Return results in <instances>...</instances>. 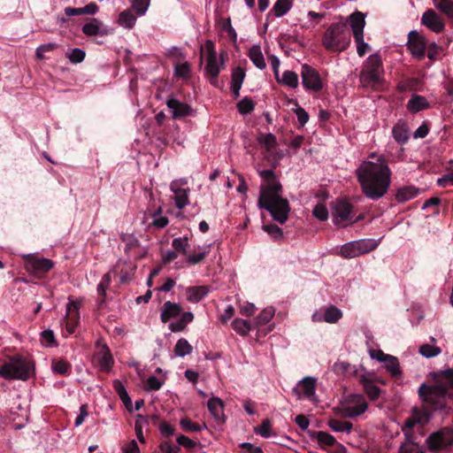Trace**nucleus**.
<instances>
[{
    "mask_svg": "<svg viewBox=\"0 0 453 453\" xmlns=\"http://www.w3.org/2000/svg\"><path fill=\"white\" fill-rule=\"evenodd\" d=\"M167 107L171 110L173 119H179L189 114L191 109L185 104L175 98H170L166 102Z\"/></svg>",
    "mask_w": 453,
    "mask_h": 453,
    "instance_id": "24",
    "label": "nucleus"
},
{
    "mask_svg": "<svg viewBox=\"0 0 453 453\" xmlns=\"http://www.w3.org/2000/svg\"><path fill=\"white\" fill-rule=\"evenodd\" d=\"M316 380L312 377H305L299 380L296 387L293 388V393L298 399L304 396L312 400L315 396Z\"/></svg>",
    "mask_w": 453,
    "mask_h": 453,
    "instance_id": "20",
    "label": "nucleus"
},
{
    "mask_svg": "<svg viewBox=\"0 0 453 453\" xmlns=\"http://www.w3.org/2000/svg\"><path fill=\"white\" fill-rule=\"evenodd\" d=\"M172 246L175 251L186 254L187 248L188 247V237L174 238L172 242Z\"/></svg>",
    "mask_w": 453,
    "mask_h": 453,
    "instance_id": "49",
    "label": "nucleus"
},
{
    "mask_svg": "<svg viewBox=\"0 0 453 453\" xmlns=\"http://www.w3.org/2000/svg\"><path fill=\"white\" fill-rule=\"evenodd\" d=\"M205 50H206V58L207 64L205 66L206 75L210 79V82L217 86L218 84V76L221 71L225 67V59L224 55H220V58L218 59L217 52L214 49V44L211 40L206 41L205 42Z\"/></svg>",
    "mask_w": 453,
    "mask_h": 453,
    "instance_id": "5",
    "label": "nucleus"
},
{
    "mask_svg": "<svg viewBox=\"0 0 453 453\" xmlns=\"http://www.w3.org/2000/svg\"><path fill=\"white\" fill-rule=\"evenodd\" d=\"M180 425L185 432H200L203 428H206L205 425L201 426L194 423L188 418H181L180 421Z\"/></svg>",
    "mask_w": 453,
    "mask_h": 453,
    "instance_id": "46",
    "label": "nucleus"
},
{
    "mask_svg": "<svg viewBox=\"0 0 453 453\" xmlns=\"http://www.w3.org/2000/svg\"><path fill=\"white\" fill-rule=\"evenodd\" d=\"M113 388L117 394L119 395L121 401L123 402V403L125 404V406L128 409L129 406L132 404V401L123 383L120 380H116L113 381Z\"/></svg>",
    "mask_w": 453,
    "mask_h": 453,
    "instance_id": "37",
    "label": "nucleus"
},
{
    "mask_svg": "<svg viewBox=\"0 0 453 453\" xmlns=\"http://www.w3.org/2000/svg\"><path fill=\"white\" fill-rule=\"evenodd\" d=\"M352 219V206L344 200H338L334 203L333 220L336 226H344L347 221Z\"/></svg>",
    "mask_w": 453,
    "mask_h": 453,
    "instance_id": "17",
    "label": "nucleus"
},
{
    "mask_svg": "<svg viewBox=\"0 0 453 453\" xmlns=\"http://www.w3.org/2000/svg\"><path fill=\"white\" fill-rule=\"evenodd\" d=\"M237 108L242 114H248L254 110V104L250 99L244 98L238 103Z\"/></svg>",
    "mask_w": 453,
    "mask_h": 453,
    "instance_id": "53",
    "label": "nucleus"
},
{
    "mask_svg": "<svg viewBox=\"0 0 453 453\" xmlns=\"http://www.w3.org/2000/svg\"><path fill=\"white\" fill-rule=\"evenodd\" d=\"M55 48H57V44L56 43H52V42L40 45L36 49V51H35L37 58H39V59L44 58V53L48 52V51H51Z\"/></svg>",
    "mask_w": 453,
    "mask_h": 453,
    "instance_id": "60",
    "label": "nucleus"
},
{
    "mask_svg": "<svg viewBox=\"0 0 453 453\" xmlns=\"http://www.w3.org/2000/svg\"><path fill=\"white\" fill-rule=\"evenodd\" d=\"M364 389L365 392L367 394L368 397L372 401H375L380 397V388L378 386L374 385L372 382L366 383L365 388Z\"/></svg>",
    "mask_w": 453,
    "mask_h": 453,
    "instance_id": "52",
    "label": "nucleus"
},
{
    "mask_svg": "<svg viewBox=\"0 0 453 453\" xmlns=\"http://www.w3.org/2000/svg\"><path fill=\"white\" fill-rule=\"evenodd\" d=\"M192 351V345L185 338L179 339L174 346V354L179 357H184L190 355Z\"/></svg>",
    "mask_w": 453,
    "mask_h": 453,
    "instance_id": "34",
    "label": "nucleus"
},
{
    "mask_svg": "<svg viewBox=\"0 0 453 453\" xmlns=\"http://www.w3.org/2000/svg\"><path fill=\"white\" fill-rule=\"evenodd\" d=\"M435 7L447 15L449 19H453V1L452 0H441L435 4Z\"/></svg>",
    "mask_w": 453,
    "mask_h": 453,
    "instance_id": "45",
    "label": "nucleus"
},
{
    "mask_svg": "<svg viewBox=\"0 0 453 453\" xmlns=\"http://www.w3.org/2000/svg\"><path fill=\"white\" fill-rule=\"evenodd\" d=\"M419 194V190L413 186H405L397 189L395 199L398 203H405L415 198Z\"/></svg>",
    "mask_w": 453,
    "mask_h": 453,
    "instance_id": "28",
    "label": "nucleus"
},
{
    "mask_svg": "<svg viewBox=\"0 0 453 453\" xmlns=\"http://www.w3.org/2000/svg\"><path fill=\"white\" fill-rule=\"evenodd\" d=\"M133 12L132 9H127L121 12L117 19L118 25L126 29H132L135 26L137 19Z\"/></svg>",
    "mask_w": 453,
    "mask_h": 453,
    "instance_id": "27",
    "label": "nucleus"
},
{
    "mask_svg": "<svg viewBox=\"0 0 453 453\" xmlns=\"http://www.w3.org/2000/svg\"><path fill=\"white\" fill-rule=\"evenodd\" d=\"M150 0H133L132 10L135 12L137 16H143L148 11Z\"/></svg>",
    "mask_w": 453,
    "mask_h": 453,
    "instance_id": "44",
    "label": "nucleus"
},
{
    "mask_svg": "<svg viewBox=\"0 0 453 453\" xmlns=\"http://www.w3.org/2000/svg\"><path fill=\"white\" fill-rule=\"evenodd\" d=\"M52 370L55 373L65 374L69 370V365L65 361H57L52 365Z\"/></svg>",
    "mask_w": 453,
    "mask_h": 453,
    "instance_id": "62",
    "label": "nucleus"
},
{
    "mask_svg": "<svg viewBox=\"0 0 453 453\" xmlns=\"http://www.w3.org/2000/svg\"><path fill=\"white\" fill-rule=\"evenodd\" d=\"M378 242L373 239H361L343 244L340 254L345 258H353L375 250Z\"/></svg>",
    "mask_w": 453,
    "mask_h": 453,
    "instance_id": "9",
    "label": "nucleus"
},
{
    "mask_svg": "<svg viewBox=\"0 0 453 453\" xmlns=\"http://www.w3.org/2000/svg\"><path fill=\"white\" fill-rule=\"evenodd\" d=\"M208 409L213 418L219 421L223 420V402L218 397H212L208 401Z\"/></svg>",
    "mask_w": 453,
    "mask_h": 453,
    "instance_id": "33",
    "label": "nucleus"
},
{
    "mask_svg": "<svg viewBox=\"0 0 453 453\" xmlns=\"http://www.w3.org/2000/svg\"><path fill=\"white\" fill-rule=\"evenodd\" d=\"M188 182L185 179L174 180L170 184V189L174 194L173 200L175 206L181 210L186 207L189 202V188H183L182 186Z\"/></svg>",
    "mask_w": 453,
    "mask_h": 453,
    "instance_id": "16",
    "label": "nucleus"
},
{
    "mask_svg": "<svg viewBox=\"0 0 453 453\" xmlns=\"http://www.w3.org/2000/svg\"><path fill=\"white\" fill-rule=\"evenodd\" d=\"M316 438L320 444L326 446H334L336 442L333 435L323 431L317 432Z\"/></svg>",
    "mask_w": 453,
    "mask_h": 453,
    "instance_id": "48",
    "label": "nucleus"
},
{
    "mask_svg": "<svg viewBox=\"0 0 453 453\" xmlns=\"http://www.w3.org/2000/svg\"><path fill=\"white\" fill-rule=\"evenodd\" d=\"M328 426L334 432H347L349 433L352 428V424L348 421H342L339 419H330Z\"/></svg>",
    "mask_w": 453,
    "mask_h": 453,
    "instance_id": "41",
    "label": "nucleus"
},
{
    "mask_svg": "<svg viewBox=\"0 0 453 453\" xmlns=\"http://www.w3.org/2000/svg\"><path fill=\"white\" fill-rule=\"evenodd\" d=\"M208 251L206 250H203L202 252L196 254V255H188L187 257L186 261L192 265L199 264L201 261L203 260L205 256L207 255Z\"/></svg>",
    "mask_w": 453,
    "mask_h": 453,
    "instance_id": "63",
    "label": "nucleus"
},
{
    "mask_svg": "<svg viewBox=\"0 0 453 453\" xmlns=\"http://www.w3.org/2000/svg\"><path fill=\"white\" fill-rule=\"evenodd\" d=\"M41 339L43 344L51 346L55 343V336L53 331L47 329L41 333Z\"/></svg>",
    "mask_w": 453,
    "mask_h": 453,
    "instance_id": "61",
    "label": "nucleus"
},
{
    "mask_svg": "<svg viewBox=\"0 0 453 453\" xmlns=\"http://www.w3.org/2000/svg\"><path fill=\"white\" fill-rule=\"evenodd\" d=\"M294 104H295V105H296L295 113L297 117L298 122L300 123L301 127H303L309 120V114L303 108L298 106V104L296 101H295Z\"/></svg>",
    "mask_w": 453,
    "mask_h": 453,
    "instance_id": "58",
    "label": "nucleus"
},
{
    "mask_svg": "<svg viewBox=\"0 0 453 453\" xmlns=\"http://www.w3.org/2000/svg\"><path fill=\"white\" fill-rule=\"evenodd\" d=\"M263 229L274 239H279L282 236V230L276 225H264Z\"/></svg>",
    "mask_w": 453,
    "mask_h": 453,
    "instance_id": "59",
    "label": "nucleus"
},
{
    "mask_svg": "<svg viewBox=\"0 0 453 453\" xmlns=\"http://www.w3.org/2000/svg\"><path fill=\"white\" fill-rule=\"evenodd\" d=\"M368 404L362 395H351L342 404V414L345 418H355L362 415Z\"/></svg>",
    "mask_w": 453,
    "mask_h": 453,
    "instance_id": "11",
    "label": "nucleus"
},
{
    "mask_svg": "<svg viewBox=\"0 0 453 453\" xmlns=\"http://www.w3.org/2000/svg\"><path fill=\"white\" fill-rule=\"evenodd\" d=\"M312 214L315 218H317L318 219H319L321 221H324V220L327 219V218H328L327 209L322 203H319V204L315 205V207L312 210Z\"/></svg>",
    "mask_w": 453,
    "mask_h": 453,
    "instance_id": "55",
    "label": "nucleus"
},
{
    "mask_svg": "<svg viewBox=\"0 0 453 453\" xmlns=\"http://www.w3.org/2000/svg\"><path fill=\"white\" fill-rule=\"evenodd\" d=\"M25 269L34 274L40 276L49 272L54 265L49 258L40 257L33 254L24 255Z\"/></svg>",
    "mask_w": 453,
    "mask_h": 453,
    "instance_id": "13",
    "label": "nucleus"
},
{
    "mask_svg": "<svg viewBox=\"0 0 453 453\" xmlns=\"http://www.w3.org/2000/svg\"><path fill=\"white\" fill-rule=\"evenodd\" d=\"M274 312V308L272 306L265 308L257 318V323L258 325L267 324L273 319Z\"/></svg>",
    "mask_w": 453,
    "mask_h": 453,
    "instance_id": "47",
    "label": "nucleus"
},
{
    "mask_svg": "<svg viewBox=\"0 0 453 453\" xmlns=\"http://www.w3.org/2000/svg\"><path fill=\"white\" fill-rule=\"evenodd\" d=\"M146 423H147V420L142 415H138L137 419L135 420V424H134V430H135V434H136L139 441L142 443H143L145 441V438L142 434V427H143V424H146Z\"/></svg>",
    "mask_w": 453,
    "mask_h": 453,
    "instance_id": "51",
    "label": "nucleus"
},
{
    "mask_svg": "<svg viewBox=\"0 0 453 453\" xmlns=\"http://www.w3.org/2000/svg\"><path fill=\"white\" fill-rule=\"evenodd\" d=\"M427 449L439 453L453 445V430L448 427L432 433L425 441Z\"/></svg>",
    "mask_w": 453,
    "mask_h": 453,
    "instance_id": "8",
    "label": "nucleus"
},
{
    "mask_svg": "<svg viewBox=\"0 0 453 453\" xmlns=\"http://www.w3.org/2000/svg\"><path fill=\"white\" fill-rule=\"evenodd\" d=\"M394 139L400 144H404L409 140V130L404 122H398L392 130Z\"/></svg>",
    "mask_w": 453,
    "mask_h": 453,
    "instance_id": "31",
    "label": "nucleus"
},
{
    "mask_svg": "<svg viewBox=\"0 0 453 453\" xmlns=\"http://www.w3.org/2000/svg\"><path fill=\"white\" fill-rule=\"evenodd\" d=\"M407 46L413 56L419 59L424 58L426 41L418 31L409 33Z\"/></svg>",
    "mask_w": 453,
    "mask_h": 453,
    "instance_id": "18",
    "label": "nucleus"
},
{
    "mask_svg": "<svg viewBox=\"0 0 453 453\" xmlns=\"http://www.w3.org/2000/svg\"><path fill=\"white\" fill-rule=\"evenodd\" d=\"M82 32L88 36L107 35L110 30L107 26L104 25L98 19H92L89 22L82 27Z\"/></svg>",
    "mask_w": 453,
    "mask_h": 453,
    "instance_id": "22",
    "label": "nucleus"
},
{
    "mask_svg": "<svg viewBox=\"0 0 453 453\" xmlns=\"http://www.w3.org/2000/svg\"><path fill=\"white\" fill-rule=\"evenodd\" d=\"M342 317V312L334 306L326 308L323 315L324 321L330 324L336 323Z\"/></svg>",
    "mask_w": 453,
    "mask_h": 453,
    "instance_id": "38",
    "label": "nucleus"
},
{
    "mask_svg": "<svg viewBox=\"0 0 453 453\" xmlns=\"http://www.w3.org/2000/svg\"><path fill=\"white\" fill-rule=\"evenodd\" d=\"M245 78V72L242 67L233 70L231 75V89L234 97L240 96V89Z\"/></svg>",
    "mask_w": 453,
    "mask_h": 453,
    "instance_id": "25",
    "label": "nucleus"
},
{
    "mask_svg": "<svg viewBox=\"0 0 453 453\" xmlns=\"http://www.w3.org/2000/svg\"><path fill=\"white\" fill-rule=\"evenodd\" d=\"M428 107L429 104L426 97L418 95L412 96L407 104V108L411 112H418Z\"/></svg>",
    "mask_w": 453,
    "mask_h": 453,
    "instance_id": "32",
    "label": "nucleus"
},
{
    "mask_svg": "<svg viewBox=\"0 0 453 453\" xmlns=\"http://www.w3.org/2000/svg\"><path fill=\"white\" fill-rule=\"evenodd\" d=\"M255 432L264 438H268L271 435V423L268 419H265L262 424L255 428Z\"/></svg>",
    "mask_w": 453,
    "mask_h": 453,
    "instance_id": "57",
    "label": "nucleus"
},
{
    "mask_svg": "<svg viewBox=\"0 0 453 453\" xmlns=\"http://www.w3.org/2000/svg\"><path fill=\"white\" fill-rule=\"evenodd\" d=\"M97 351L95 357L100 369L103 371H110L114 364V360L109 347L101 341L96 342Z\"/></svg>",
    "mask_w": 453,
    "mask_h": 453,
    "instance_id": "19",
    "label": "nucleus"
},
{
    "mask_svg": "<svg viewBox=\"0 0 453 453\" xmlns=\"http://www.w3.org/2000/svg\"><path fill=\"white\" fill-rule=\"evenodd\" d=\"M190 67L188 62L177 64L175 65V75L183 79L189 76Z\"/></svg>",
    "mask_w": 453,
    "mask_h": 453,
    "instance_id": "56",
    "label": "nucleus"
},
{
    "mask_svg": "<svg viewBox=\"0 0 453 453\" xmlns=\"http://www.w3.org/2000/svg\"><path fill=\"white\" fill-rule=\"evenodd\" d=\"M111 275L110 273H106L103 276L100 283L97 286V293L99 296H101L102 300L101 302H104V298L106 295V289L108 288L110 283H111Z\"/></svg>",
    "mask_w": 453,
    "mask_h": 453,
    "instance_id": "50",
    "label": "nucleus"
},
{
    "mask_svg": "<svg viewBox=\"0 0 453 453\" xmlns=\"http://www.w3.org/2000/svg\"><path fill=\"white\" fill-rule=\"evenodd\" d=\"M294 0H277L271 12L267 14V19L273 14L276 18L286 15L292 8Z\"/></svg>",
    "mask_w": 453,
    "mask_h": 453,
    "instance_id": "26",
    "label": "nucleus"
},
{
    "mask_svg": "<svg viewBox=\"0 0 453 453\" xmlns=\"http://www.w3.org/2000/svg\"><path fill=\"white\" fill-rule=\"evenodd\" d=\"M419 354L426 358L434 357L441 354V349L439 347L429 344H423L419 347Z\"/></svg>",
    "mask_w": 453,
    "mask_h": 453,
    "instance_id": "43",
    "label": "nucleus"
},
{
    "mask_svg": "<svg viewBox=\"0 0 453 453\" xmlns=\"http://www.w3.org/2000/svg\"><path fill=\"white\" fill-rule=\"evenodd\" d=\"M29 369L27 363L22 359H12L0 367V376L6 380L27 379Z\"/></svg>",
    "mask_w": 453,
    "mask_h": 453,
    "instance_id": "10",
    "label": "nucleus"
},
{
    "mask_svg": "<svg viewBox=\"0 0 453 453\" xmlns=\"http://www.w3.org/2000/svg\"><path fill=\"white\" fill-rule=\"evenodd\" d=\"M411 414L415 418V422L422 426L426 425L431 417L430 410L427 409L424 404L421 408H414Z\"/></svg>",
    "mask_w": 453,
    "mask_h": 453,
    "instance_id": "36",
    "label": "nucleus"
},
{
    "mask_svg": "<svg viewBox=\"0 0 453 453\" xmlns=\"http://www.w3.org/2000/svg\"><path fill=\"white\" fill-rule=\"evenodd\" d=\"M209 289L206 286L189 287L187 288V299L191 303H198L203 299Z\"/></svg>",
    "mask_w": 453,
    "mask_h": 453,
    "instance_id": "30",
    "label": "nucleus"
},
{
    "mask_svg": "<svg viewBox=\"0 0 453 453\" xmlns=\"http://www.w3.org/2000/svg\"><path fill=\"white\" fill-rule=\"evenodd\" d=\"M349 25L357 45V53L359 57H364L370 50V45L364 40V28L365 26L364 14L359 12L352 13L349 16Z\"/></svg>",
    "mask_w": 453,
    "mask_h": 453,
    "instance_id": "6",
    "label": "nucleus"
},
{
    "mask_svg": "<svg viewBox=\"0 0 453 453\" xmlns=\"http://www.w3.org/2000/svg\"><path fill=\"white\" fill-rule=\"evenodd\" d=\"M179 445L183 446L187 449H191L196 446V442L189 439L188 437L185 435H180L176 439Z\"/></svg>",
    "mask_w": 453,
    "mask_h": 453,
    "instance_id": "64",
    "label": "nucleus"
},
{
    "mask_svg": "<svg viewBox=\"0 0 453 453\" xmlns=\"http://www.w3.org/2000/svg\"><path fill=\"white\" fill-rule=\"evenodd\" d=\"M85 56L86 54L84 50L79 48H74L68 54V58L72 63L78 64L84 60Z\"/></svg>",
    "mask_w": 453,
    "mask_h": 453,
    "instance_id": "54",
    "label": "nucleus"
},
{
    "mask_svg": "<svg viewBox=\"0 0 453 453\" xmlns=\"http://www.w3.org/2000/svg\"><path fill=\"white\" fill-rule=\"evenodd\" d=\"M182 308L179 303L166 301L161 309L160 319L165 323L169 319H173L180 315Z\"/></svg>",
    "mask_w": 453,
    "mask_h": 453,
    "instance_id": "23",
    "label": "nucleus"
},
{
    "mask_svg": "<svg viewBox=\"0 0 453 453\" xmlns=\"http://www.w3.org/2000/svg\"><path fill=\"white\" fill-rule=\"evenodd\" d=\"M382 73L380 57L377 54L370 55L360 73V81L365 85H373L380 81Z\"/></svg>",
    "mask_w": 453,
    "mask_h": 453,
    "instance_id": "7",
    "label": "nucleus"
},
{
    "mask_svg": "<svg viewBox=\"0 0 453 453\" xmlns=\"http://www.w3.org/2000/svg\"><path fill=\"white\" fill-rule=\"evenodd\" d=\"M257 141L265 150V157L269 161L276 164L285 156L284 151L277 150V139L274 134L259 133Z\"/></svg>",
    "mask_w": 453,
    "mask_h": 453,
    "instance_id": "12",
    "label": "nucleus"
},
{
    "mask_svg": "<svg viewBox=\"0 0 453 453\" xmlns=\"http://www.w3.org/2000/svg\"><path fill=\"white\" fill-rule=\"evenodd\" d=\"M302 84L308 91L318 92L322 89L323 82L319 72L307 64H303L301 69Z\"/></svg>",
    "mask_w": 453,
    "mask_h": 453,
    "instance_id": "14",
    "label": "nucleus"
},
{
    "mask_svg": "<svg viewBox=\"0 0 453 453\" xmlns=\"http://www.w3.org/2000/svg\"><path fill=\"white\" fill-rule=\"evenodd\" d=\"M249 58L257 68L264 70L266 67V63L259 45H253L250 49Z\"/></svg>",
    "mask_w": 453,
    "mask_h": 453,
    "instance_id": "29",
    "label": "nucleus"
},
{
    "mask_svg": "<svg viewBox=\"0 0 453 453\" xmlns=\"http://www.w3.org/2000/svg\"><path fill=\"white\" fill-rule=\"evenodd\" d=\"M421 24L437 34L442 32L445 27L442 19L431 9L423 13Z\"/></svg>",
    "mask_w": 453,
    "mask_h": 453,
    "instance_id": "21",
    "label": "nucleus"
},
{
    "mask_svg": "<svg viewBox=\"0 0 453 453\" xmlns=\"http://www.w3.org/2000/svg\"><path fill=\"white\" fill-rule=\"evenodd\" d=\"M349 43L350 34L345 24L333 23L323 35L322 44L327 50L342 52Z\"/></svg>",
    "mask_w": 453,
    "mask_h": 453,
    "instance_id": "4",
    "label": "nucleus"
},
{
    "mask_svg": "<svg viewBox=\"0 0 453 453\" xmlns=\"http://www.w3.org/2000/svg\"><path fill=\"white\" fill-rule=\"evenodd\" d=\"M234 330L240 335H247L250 331V323L242 319H234L232 322Z\"/></svg>",
    "mask_w": 453,
    "mask_h": 453,
    "instance_id": "39",
    "label": "nucleus"
},
{
    "mask_svg": "<svg viewBox=\"0 0 453 453\" xmlns=\"http://www.w3.org/2000/svg\"><path fill=\"white\" fill-rule=\"evenodd\" d=\"M259 175L266 181L260 190L257 205L270 212L273 219L280 224L288 220L290 211L288 201L281 196V184L275 179L273 170H263Z\"/></svg>",
    "mask_w": 453,
    "mask_h": 453,
    "instance_id": "2",
    "label": "nucleus"
},
{
    "mask_svg": "<svg viewBox=\"0 0 453 453\" xmlns=\"http://www.w3.org/2000/svg\"><path fill=\"white\" fill-rule=\"evenodd\" d=\"M161 208H158L157 211L152 214V221L150 225L157 229L165 227L168 223V218L161 215Z\"/></svg>",
    "mask_w": 453,
    "mask_h": 453,
    "instance_id": "42",
    "label": "nucleus"
},
{
    "mask_svg": "<svg viewBox=\"0 0 453 453\" xmlns=\"http://www.w3.org/2000/svg\"><path fill=\"white\" fill-rule=\"evenodd\" d=\"M441 375L446 380L434 385L422 383L418 393L423 404L431 412L443 410L448 405V400L453 401V369L441 372Z\"/></svg>",
    "mask_w": 453,
    "mask_h": 453,
    "instance_id": "3",
    "label": "nucleus"
},
{
    "mask_svg": "<svg viewBox=\"0 0 453 453\" xmlns=\"http://www.w3.org/2000/svg\"><path fill=\"white\" fill-rule=\"evenodd\" d=\"M277 81L291 88H296L299 85L297 73L289 70L284 71L281 78Z\"/></svg>",
    "mask_w": 453,
    "mask_h": 453,
    "instance_id": "35",
    "label": "nucleus"
},
{
    "mask_svg": "<svg viewBox=\"0 0 453 453\" xmlns=\"http://www.w3.org/2000/svg\"><path fill=\"white\" fill-rule=\"evenodd\" d=\"M81 303L79 300H73L69 298L66 304V312L63 326L65 327L68 334L75 332L80 321V308Z\"/></svg>",
    "mask_w": 453,
    "mask_h": 453,
    "instance_id": "15",
    "label": "nucleus"
},
{
    "mask_svg": "<svg viewBox=\"0 0 453 453\" xmlns=\"http://www.w3.org/2000/svg\"><path fill=\"white\" fill-rule=\"evenodd\" d=\"M362 192L372 200L384 196L391 184L392 172L382 156L372 153L356 170Z\"/></svg>",
    "mask_w": 453,
    "mask_h": 453,
    "instance_id": "1",
    "label": "nucleus"
},
{
    "mask_svg": "<svg viewBox=\"0 0 453 453\" xmlns=\"http://www.w3.org/2000/svg\"><path fill=\"white\" fill-rule=\"evenodd\" d=\"M385 367L388 370V372L392 376H399L401 374V370L399 366L398 359L394 356H389L388 358L384 361Z\"/></svg>",
    "mask_w": 453,
    "mask_h": 453,
    "instance_id": "40",
    "label": "nucleus"
}]
</instances>
